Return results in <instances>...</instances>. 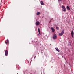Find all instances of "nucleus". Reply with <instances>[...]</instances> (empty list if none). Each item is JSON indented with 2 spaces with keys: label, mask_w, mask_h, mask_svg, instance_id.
<instances>
[{
  "label": "nucleus",
  "mask_w": 74,
  "mask_h": 74,
  "mask_svg": "<svg viewBox=\"0 0 74 74\" xmlns=\"http://www.w3.org/2000/svg\"><path fill=\"white\" fill-rule=\"evenodd\" d=\"M56 30H59V27H57L56 28Z\"/></svg>",
  "instance_id": "13"
},
{
  "label": "nucleus",
  "mask_w": 74,
  "mask_h": 74,
  "mask_svg": "<svg viewBox=\"0 0 74 74\" xmlns=\"http://www.w3.org/2000/svg\"><path fill=\"white\" fill-rule=\"evenodd\" d=\"M35 58V57H34V58Z\"/></svg>",
  "instance_id": "21"
},
{
  "label": "nucleus",
  "mask_w": 74,
  "mask_h": 74,
  "mask_svg": "<svg viewBox=\"0 0 74 74\" xmlns=\"http://www.w3.org/2000/svg\"><path fill=\"white\" fill-rule=\"evenodd\" d=\"M6 41H7V42H9V41H8V39H7V40H6Z\"/></svg>",
  "instance_id": "14"
},
{
  "label": "nucleus",
  "mask_w": 74,
  "mask_h": 74,
  "mask_svg": "<svg viewBox=\"0 0 74 74\" xmlns=\"http://www.w3.org/2000/svg\"><path fill=\"white\" fill-rule=\"evenodd\" d=\"M36 25H40V22L38 21L36 22Z\"/></svg>",
  "instance_id": "8"
},
{
  "label": "nucleus",
  "mask_w": 74,
  "mask_h": 74,
  "mask_svg": "<svg viewBox=\"0 0 74 74\" xmlns=\"http://www.w3.org/2000/svg\"><path fill=\"white\" fill-rule=\"evenodd\" d=\"M51 29L53 33H54V32H55V29H54L52 27L51 28Z\"/></svg>",
  "instance_id": "6"
},
{
  "label": "nucleus",
  "mask_w": 74,
  "mask_h": 74,
  "mask_svg": "<svg viewBox=\"0 0 74 74\" xmlns=\"http://www.w3.org/2000/svg\"><path fill=\"white\" fill-rule=\"evenodd\" d=\"M40 14V12H37V13L36 14V15H38Z\"/></svg>",
  "instance_id": "12"
},
{
  "label": "nucleus",
  "mask_w": 74,
  "mask_h": 74,
  "mask_svg": "<svg viewBox=\"0 0 74 74\" xmlns=\"http://www.w3.org/2000/svg\"><path fill=\"white\" fill-rule=\"evenodd\" d=\"M40 3L41 5H44V2H43V1H41L40 2Z\"/></svg>",
  "instance_id": "11"
},
{
  "label": "nucleus",
  "mask_w": 74,
  "mask_h": 74,
  "mask_svg": "<svg viewBox=\"0 0 74 74\" xmlns=\"http://www.w3.org/2000/svg\"><path fill=\"white\" fill-rule=\"evenodd\" d=\"M51 21H52V19H51V20H50V22H51Z\"/></svg>",
  "instance_id": "18"
},
{
  "label": "nucleus",
  "mask_w": 74,
  "mask_h": 74,
  "mask_svg": "<svg viewBox=\"0 0 74 74\" xmlns=\"http://www.w3.org/2000/svg\"><path fill=\"white\" fill-rule=\"evenodd\" d=\"M56 38H57V36H56V35L55 34L53 36V38L55 39H56Z\"/></svg>",
  "instance_id": "3"
},
{
  "label": "nucleus",
  "mask_w": 74,
  "mask_h": 74,
  "mask_svg": "<svg viewBox=\"0 0 74 74\" xmlns=\"http://www.w3.org/2000/svg\"><path fill=\"white\" fill-rule=\"evenodd\" d=\"M66 8H67V10L68 11H70V8L69 7V6H67V7H66Z\"/></svg>",
  "instance_id": "7"
},
{
  "label": "nucleus",
  "mask_w": 74,
  "mask_h": 74,
  "mask_svg": "<svg viewBox=\"0 0 74 74\" xmlns=\"http://www.w3.org/2000/svg\"><path fill=\"white\" fill-rule=\"evenodd\" d=\"M64 33V30H62L61 33L59 34V36H63V35Z\"/></svg>",
  "instance_id": "1"
},
{
  "label": "nucleus",
  "mask_w": 74,
  "mask_h": 74,
  "mask_svg": "<svg viewBox=\"0 0 74 74\" xmlns=\"http://www.w3.org/2000/svg\"><path fill=\"white\" fill-rule=\"evenodd\" d=\"M71 36L72 37H73L74 36V31H73V30L71 31Z\"/></svg>",
  "instance_id": "5"
},
{
  "label": "nucleus",
  "mask_w": 74,
  "mask_h": 74,
  "mask_svg": "<svg viewBox=\"0 0 74 74\" xmlns=\"http://www.w3.org/2000/svg\"><path fill=\"white\" fill-rule=\"evenodd\" d=\"M5 43L7 44V42L6 41H5Z\"/></svg>",
  "instance_id": "16"
},
{
  "label": "nucleus",
  "mask_w": 74,
  "mask_h": 74,
  "mask_svg": "<svg viewBox=\"0 0 74 74\" xmlns=\"http://www.w3.org/2000/svg\"><path fill=\"white\" fill-rule=\"evenodd\" d=\"M62 0H58V1H62Z\"/></svg>",
  "instance_id": "17"
},
{
  "label": "nucleus",
  "mask_w": 74,
  "mask_h": 74,
  "mask_svg": "<svg viewBox=\"0 0 74 74\" xmlns=\"http://www.w3.org/2000/svg\"><path fill=\"white\" fill-rule=\"evenodd\" d=\"M61 8H62V9H63V11H64V12H66V8L65 6H61Z\"/></svg>",
  "instance_id": "2"
},
{
  "label": "nucleus",
  "mask_w": 74,
  "mask_h": 74,
  "mask_svg": "<svg viewBox=\"0 0 74 74\" xmlns=\"http://www.w3.org/2000/svg\"><path fill=\"white\" fill-rule=\"evenodd\" d=\"M5 55L6 56L8 55V51L7 50H6L5 52Z\"/></svg>",
  "instance_id": "4"
},
{
  "label": "nucleus",
  "mask_w": 74,
  "mask_h": 74,
  "mask_svg": "<svg viewBox=\"0 0 74 74\" xmlns=\"http://www.w3.org/2000/svg\"><path fill=\"white\" fill-rule=\"evenodd\" d=\"M35 58V57H34V58Z\"/></svg>",
  "instance_id": "20"
},
{
  "label": "nucleus",
  "mask_w": 74,
  "mask_h": 74,
  "mask_svg": "<svg viewBox=\"0 0 74 74\" xmlns=\"http://www.w3.org/2000/svg\"><path fill=\"white\" fill-rule=\"evenodd\" d=\"M70 66H71V67H73V65H70Z\"/></svg>",
  "instance_id": "15"
},
{
  "label": "nucleus",
  "mask_w": 74,
  "mask_h": 74,
  "mask_svg": "<svg viewBox=\"0 0 74 74\" xmlns=\"http://www.w3.org/2000/svg\"><path fill=\"white\" fill-rule=\"evenodd\" d=\"M56 51H58V52H60V51L58 49V48H56Z\"/></svg>",
  "instance_id": "10"
},
{
  "label": "nucleus",
  "mask_w": 74,
  "mask_h": 74,
  "mask_svg": "<svg viewBox=\"0 0 74 74\" xmlns=\"http://www.w3.org/2000/svg\"><path fill=\"white\" fill-rule=\"evenodd\" d=\"M38 32L39 33V34H40L41 32H40V29L38 28Z\"/></svg>",
  "instance_id": "9"
},
{
  "label": "nucleus",
  "mask_w": 74,
  "mask_h": 74,
  "mask_svg": "<svg viewBox=\"0 0 74 74\" xmlns=\"http://www.w3.org/2000/svg\"><path fill=\"white\" fill-rule=\"evenodd\" d=\"M36 56H35V58H36Z\"/></svg>",
  "instance_id": "19"
}]
</instances>
